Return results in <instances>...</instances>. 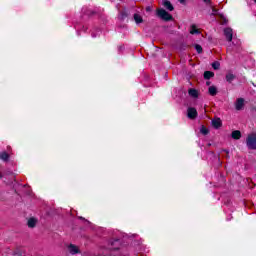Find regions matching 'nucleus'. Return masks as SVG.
I'll return each instance as SVG.
<instances>
[{"label": "nucleus", "mask_w": 256, "mask_h": 256, "mask_svg": "<svg viewBox=\"0 0 256 256\" xmlns=\"http://www.w3.org/2000/svg\"><path fill=\"white\" fill-rule=\"evenodd\" d=\"M224 37H226L229 43H231L232 41V45H235L236 47H239V45H241V41L233 38V29L231 28L224 29Z\"/></svg>", "instance_id": "f257e3e1"}, {"label": "nucleus", "mask_w": 256, "mask_h": 256, "mask_svg": "<svg viewBox=\"0 0 256 256\" xmlns=\"http://www.w3.org/2000/svg\"><path fill=\"white\" fill-rule=\"evenodd\" d=\"M156 15H158V17H160V19H163V21H171V19H173V16H171V14H169L163 8L157 9Z\"/></svg>", "instance_id": "f03ea898"}, {"label": "nucleus", "mask_w": 256, "mask_h": 256, "mask_svg": "<svg viewBox=\"0 0 256 256\" xmlns=\"http://www.w3.org/2000/svg\"><path fill=\"white\" fill-rule=\"evenodd\" d=\"M246 145L248 149H256V134L248 135Z\"/></svg>", "instance_id": "7ed1b4c3"}, {"label": "nucleus", "mask_w": 256, "mask_h": 256, "mask_svg": "<svg viewBox=\"0 0 256 256\" xmlns=\"http://www.w3.org/2000/svg\"><path fill=\"white\" fill-rule=\"evenodd\" d=\"M245 107V100L243 98H238L235 102L236 111H241Z\"/></svg>", "instance_id": "20e7f679"}, {"label": "nucleus", "mask_w": 256, "mask_h": 256, "mask_svg": "<svg viewBox=\"0 0 256 256\" xmlns=\"http://www.w3.org/2000/svg\"><path fill=\"white\" fill-rule=\"evenodd\" d=\"M187 115H188L189 119H195L197 117V109H195V108H188Z\"/></svg>", "instance_id": "39448f33"}, {"label": "nucleus", "mask_w": 256, "mask_h": 256, "mask_svg": "<svg viewBox=\"0 0 256 256\" xmlns=\"http://www.w3.org/2000/svg\"><path fill=\"white\" fill-rule=\"evenodd\" d=\"M68 251H69V253H71V255H77V253H80L79 247H77V246H75L73 244L69 245Z\"/></svg>", "instance_id": "423d86ee"}, {"label": "nucleus", "mask_w": 256, "mask_h": 256, "mask_svg": "<svg viewBox=\"0 0 256 256\" xmlns=\"http://www.w3.org/2000/svg\"><path fill=\"white\" fill-rule=\"evenodd\" d=\"M162 5L165 7V9H168V11H173V5L169 0H163Z\"/></svg>", "instance_id": "0eeeda50"}, {"label": "nucleus", "mask_w": 256, "mask_h": 256, "mask_svg": "<svg viewBox=\"0 0 256 256\" xmlns=\"http://www.w3.org/2000/svg\"><path fill=\"white\" fill-rule=\"evenodd\" d=\"M188 95H190V97H193V99H197V97H199V91L191 88L188 90Z\"/></svg>", "instance_id": "6e6552de"}, {"label": "nucleus", "mask_w": 256, "mask_h": 256, "mask_svg": "<svg viewBox=\"0 0 256 256\" xmlns=\"http://www.w3.org/2000/svg\"><path fill=\"white\" fill-rule=\"evenodd\" d=\"M190 33H191V35H199L201 32L199 31V29H197V26L195 24H193L190 27Z\"/></svg>", "instance_id": "1a4fd4ad"}, {"label": "nucleus", "mask_w": 256, "mask_h": 256, "mask_svg": "<svg viewBox=\"0 0 256 256\" xmlns=\"http://www.w3.org/2000/svg\"><path fill=\"white\" fill-rule=\"evenodd\" d=\"M212 125H213V127H215V129H219V127H221V125H222L221 119L216 118V119L212 120Z\"/></svg>", "instance_id": "9d476101"}, {"label": "nucleus", "mask_w": 256, "mask_h": 256, "mask_svg": "<svg viewBox=\"0 0 256 256\" xmlns=\"http://www.w3.org/2000/svg\"><path fill=\"white\" fill-rule=\"evenodd\" d=\"M208 93L209 95H211L212 97H215V95H217V88L215 86H210L208 88Z\"/></svg>", "instance_id": "9b49d317"}, {"label": "nucleus", "mask_w": 256, "mask_h": 256, "mask_svg": "<svg viewBox=\"0 0 256 256\" xmlns=\"http://www.w3.org/2000/svg\"><path fill=\"white\" fill-rule=\"evenodd\" d=\"M232 139H241V131L235 130L232 132Z\"/></svg>", "instance_id": "f8f14e48"}, {"label": "nucleus", "mask_w": 256, "mask_h": 256, "mask_svg": "<svg viewBox=\"0 0 256 256\" xmlns=\"http://www.w3.org/2000/svg\"><path fill=\"white\" fill-rule=\"evenodd\" d=\"M134 21L137 24L143 23V17H141V15H139V14H134Z\"/></svg>", "instance_id": "ddd939ff"}, {"label": "nucleus", "mask_w": 256, "mask_h": 256, "mask_svg": "<svg viewBox=\"0 0 256 256\" xmlns=\"http://www.w3.org/2000/svg\"><path fill=\"white\" fill-rule=\"evenodd\" d=\"M35 225H37V220L35 218H30L28 220V227H35Z\"/></svg>", "instance_id": "4468645a"}, {"label": "nucleus", "mask_w": 256, "mask_h": 256, "mask_svg": "<svg viewBox=\"0 0 256 256\" xmlns=\"http://www.w3.org/2000/svg\"><path fill=\"white\" fill-rule=\"evenodd\" d=\"M214 73L211 71L204 72V79H211V77H214Z\"/></svg>", "instance_id": "2eb2a0df"}, {"label": "nucleus", "mask_w": 256, "mask_h": 256, "mask_svg": "<svg viewBox=\"0 0 256 256\" xmlns=\"http://www.w3.org/2000/svg\"><path fill=\"white\" fill-rule=\"evenodd\" d=\"M0 159H2V161H7L9 159V154H7V152L0 153Z\"/></svg>", "instance_id": "dca6fc26"}, {"label": "nucleus", "mask_w": 256, "mask_h": 256, "mask_svg": "<svg viewBox=\"0 0 256 256\" xmlns=\"http://www.w3.org/2000/svg\"><path fill=\"white\" fill-rule=\"evenodd\" d=\"M233 79H235V75L229 73L226 75V81H228V83H231V81H233Z\"/></svg>", "instance_id": "f3484780"}, {"label": "nucleus", "mask_w": 256, "mask_h": 256, "mask_svg": "<svg viewBox=\"0 0 256 256\" xmlns=\"http://www.w3.org/2000/svg\"><path fill=\"white\" fill-rule=\"evenodd\" d=\"M200 133H202V135H207V133H209V130L205 126H202L200 128Z\"/></svg>", "instance_id": "a211bd4d"}, {"label": "nucleus", "mask_w": 256, "mask_h": 256, "mask_svg": "<svg viewBox=\"0 0 256 256\" xmlns=\"http://www.w3.org/2000/svg\"><path fill=\"white\" fill-rule=\"evenodd\" d=\"M195 49H196L197 53H202L203 52V48L199 44L195 45Z\"/></svg>", "instance_id": "6ab92c4d"}, {"label": "nucleus", "mask_w": 256, "mask_h": 256, "mask_svg": "<svg viewBox=\"0 0 256 256\" xmlns=\"http://www.w3.org/2000/svg\"><path fill=\"white\" fill-rule=\"evenodd\" d=\"M212 67H213V69L217 70V69H219V67H221V64L216 61V62L212 63Z\"/></svg>", "instance_id": "aec40b11"}, {"label": "nucleus", "mask_w": 256, "mask_h": 256, "mask_svg": "<svg viewBox=\"0 0 256 256\" xmlns=\"http://www.w3.org/2000/svg\"><path fill=\"white\" fill-rule=\"evenodd\" d=\"M217 13H218V10L215 9V8H213V9H212V15H217Z\"/></svg>", "instance_id": "412c9836"}, {"label": "nucleus", "mask_w": 256, "mask_h": 256, "mask_svg": "<svg viewBox=\"0 0 256 256\" xmlns=\"http://www.w3.org/2000/svg\"><path fill=\"white\" fill-rule=\"evenodd\" d=\"M204 3H211V0H203Z\"/></svg>", "instance_id": "4be33fe9"}, {"label": "nucleus", "mask_w": 256, "mask_h": 256, "mask_svg": "<svg viewBox=\"0 0 256 256\" xmlns=\"http://www.w3.org/2000/svg\"><path fill=\"white\" fill-rule=\"evenodd\" d=\"M112 247L110 249H117V247H113V243H111Z\"/></svg>", "instance_id": "5701e85b"}, {"label": "nucleus", "mask_w": 256, "mask_h": 256, "mask_svg": "<svg viewBox=\"0 0 256 256\" xmlns=\"http://www.w3.org/2000/svg\"><path fill=\"white\" fill-rule=\"evenodd\" d=\"M146 11H151V7H147V8H146Z\"/></svg>", "instance_id": "b1692460"}, {"label": "nucleus", "mask_w": 256, "mask_h": 256, "mask_svg": "<svg viewBox=\"0 0 256 256\" xmlns=\"http://www.w3.org/2000/svg\"><path fill=\"white\" fill-rule=\"evenodd\" d=\"M92 37H97V34L92 32Z\"/></svg>", "instance_id": "393cba45"}, {"label": "nucleus", "mask_w": 256, "mask_h": 256, "mask_svg": "<svg viewBox=\"0 0 256 256\" xmlns=\"http://www.w3.org/2000/svg\"><path fill=\"white\" fill-rule=\"evenodd\" d=\"M180 3H183L185 0H178Z\"/></svg>", "instance_id": "a878e982"}, {"label": "nucleus", "mask_w": 256, "mask_h": 256, "mask_svg": "<svg viewBox=\"0 0 256 256\" xmlns=\"http://www.w3.org/2000/svg\"><path fill=\"white\" fill-rule=\"evenodd\" d=\"M115 243H119V239H116V240H115Z\"/></svg>", "instance_id": "bb28decb"}, {"label": "nucleus", "mask_w": 256, "mask_h": 256, "mask_svg": "<svg viewBox=\"0 0 256 256\" xmlns=\"http://www.w3.org/2000/svg\"><path fill=\"white\" fill-rule=\"evenodd\" d=\"M99 33H101V31H100V30H98V31H97V34H99Z\"/></svg>", "instance_id": "cd10ccee"}, {"label": "nucleus", "mask_w": 256, "mask_h": 256, "mask_svg": "<svg viewBox=\"0 0 256 256\" xmlns=\"http://www.w3.org/2000/svg\"><path fill=\"white\" fill-rule=\"evenodd\" d=\"M228 51H231V48H228Z\"/></svg>", "instance_id": "c85d7f7f"}, {"label": "nucleus", "mask_w": 256, "mask_h": 256, "mask_svg": "<svg viewBox=\"0 0 256 256\" xmlns=\"http://www.w3.org/2000/svg\"><path fill=\"white\" fill-rule=\"evenodd\" d=\"M210 83L209 82H207V85H209Z\"/></svg>", "instance_id": "c756f323"}, {"label": "nucleus", "mask_w": 256, "mask_h": 256, "mask_svg": "<svg viewBox=\"0 0 256 256\" xmlns=\"http://www.w3.org/2000/svg\"><path fill=\"white\" fill-rule=\"evenodd\" d=\"M254 2L256 3V0H254Z\"/></svg>", "instance_id": "7c9ffc66"}]
</instances>
